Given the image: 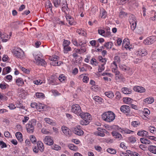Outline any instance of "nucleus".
I'll return each instance as SVG.
<instances>
[{
	"mask_svg": "<svg viewBox=\"0 0 156 156\" xmlns=\"http://www.w3.org/2000/svg\"><path fill=\"white\" fill-rule=\"evenodd\" d=\"M102 118L107 122H113L115 118V114L112 111H108L104 112L101 115Z\"/></svg>",
	"mask_w": 156,
	"mask_h": 156,
	"instance_id": "1",
	"label": "nucleus"
},
{
	"mask_svg": "<svg viewBox=\"0 0 156 156\" xmlns=\"http://www.w3.org/2000/svg\"><path fill=\"white\" fill-rule=\"evenodd\" d=\"M12 53L16 57L23 59L25 57L24 52L20 48H16L13 50Z\"/></svg>",
	"mask_w": 156,
	"mask_h": 156,
	"instance_id": "2",
	"label": "nucleus"
},
{
	"mask_svg": "<svg viewBox=\"0 0 156 156\" xmlns=\"http://www.w3.org/2000/svg\"><path fill=\"white\" fill-rule=\"evenodd\" d=\"M36 120L34 119L31 120L26 125V128L27 132L29 133H33L34 131V126L36 123Z\"/></svg>",
	"mask_w": 156,
	"mask_h": 156,
	"instance_id": "3",
	"label": "nucleus"
},
{
	"mask_svg": "<svg viewBox=\"0 0 156 156\" xmlns=\"http://www.w3.org/2000/svg\"><path fill=\"white\" fill-rule=\"evenodd\" d=\"M72 112L79 116L82 112L80 106L78 104H74L72 106Z\"/></svg>",
	"mask_w": 156,
	"mask_h": 156,
	"instance_id": "4",
	"label": "nucleus"
},
{
	"mask_svg": "<svg viewBox=\"0 0 156 156\" xmlns=\"http://www.w3.org/2000/svg\"><path fill=\"white\" fill-rule=\"evenodd\" d=\"M130 23L131 28L133 30H134L136 27V20L135 16L133 15H131L129 19Z\"/></svg>",
	"mask_w": 156,
	"mask_h": 156,
	"instance_id": "5",
	"label": "nucleus"
},
{
	"mask_svg": "<svg viewBox=\"0 0 156 156\" xmlns=\"http://www.w3.org/2000/svg\"><path fill=\"white\" fill-rule=\"evenodd\" d=\"M41 56L39 55H35L34 56L35 60L37 65L45 66L46 63L43 59L41 58Z\"/></svg>",
	"mask_w": 156,
	"mask_h": 156,
	"instance_id": "6",
	"label": "nucleus"
},
{
	"mask_svg": "<svg viewBox=\"0 0 156 156\" xmlns=\"http://www.w3.org/2000/svg\"><path fill=\"white\" fill-rule=\"evenodd\" d=\"M103 76L102 79H103L105 81H111L112 80L111 78L113 76V75L112 73L104 72L101 75Z\"/></svg>",
	"mask_w": 156,
	"mask_h": 156,
	"instance_id": "7",
	"label": "nucleus"
},
{
	"mask_svg": "<svg viewBox=\"0 0 156 156\" xmlns=\"http://www.w3.org/2000/svg\"><path fill=\"white\" fill-rule=\"evenodd\" d=\"M122 46L127 50L130 51L133 48L132 45L130 44L128 38H125L123 40Z\"/></svg>",
	"mask_w": 156,
	"mask_h": 156,
	"instance_id": "8",
	"label": "nucleus"
},
{
	"mask_svg": "<svg viewBox=\"0 0 156 156\" xmlns=\"http://www.w3.org/2000/svg\"><path fill=\"white\" fill-rule=\"evenodd\" d=\"M72 41L73 44L77 47L85 46L86 43L85 41L81 39L78 40V42H79V43H77L76 39H73L72 40Z\"/></svg>",
	"mask_w": 156,
	"mask_h": 156,
	"instance_id": "9",
	"label": "nucleus"
},
{
	"mask_svg": "<svg viewBox=\"0 0 156 156\" xmlns=\"http://www.w3.org/2000/svg\"><path fill=\"white\" fill-rule=\"evenodd\" d=\"M156 41V36H153L146 38L144 41V43L145 45H150Z\"/></svg>",
	"mask_w": 156,
	"mask_h": 156,
	"instance_id": "10",
	"label": "nucleus"
},
{
	"mask_svg": "<svg viewBox=\"0 0 156 156\" xmlns=\"http://www.w3.org/2000/svg\"><path fill=\"white\" fill-rule=\"evenodd\" d=\"M44 143L47 145H51L54 143L52 137L50 136H46L43 139Z\"/></svg>",
	"mask_w": 156,
	"mask_h": 156,
	"instance_id": "11",
	"label": "nucleus"
},
{
	"mask_svg": "<svg viewBox=\"0 0 156 156\" xmlns=\"http://www.w3.org/2000/svg\"><path fill=\"white\" fill-rule=\"evenodd\" d=\"M79 116H80L83 119L89 122L91 119V115L88 113L83 112H82Z\"/></svg>",
	"mask_w": 156,
	"mask_h": 156,
	"instance_id": "12",
	"label": "nucleus"
},
{
	"mask_svg": "<svg viewBox=\"0 0 156 156\" xmlns=\"http://www.w3.org/2000/svg\"><path fill=\"white\" fill-rule=\"evenodd\" d=\"M73 133L79 136H82L83 134V132L81 129L80 126H77L74 128L73 130Z\"/></svg>",
	"mask_w": 156,
	"mask_h": 156,
	"instance_id": "13",
	"label": "nucleus"
},
{
	"mask_svg": "<svg viewBox=\"0 0 156 156\" xmlns=\"http://www.w3.org/2000/svg\"><path fill=\"white\" fill-rule=\"evenodd\" d=\"M57 78L54 76H52L48 80L49 83L52 85H56L58 84Z\"/></svg>",
	"mask_w": 156,
	"mask_h": 156,
	"instance_id": "14",
	"label": "nucleus"
},
{
	"mask_svg": "<svg viewBox=\"0 0 156 156\" xmlns=\"http://www.w3.org/2000/svg\"><path fill=\"white\" fill-rule=\"evenodd\" d=\"M62 130L65 135L67 136H69L71 134V132L70 129L65 126L62 127Z\"/></svg>",
	"mask_w": 156,
	"mask_h": 156,
	"instance_id": "15",
	"label": "nucleus"
},
{
	"mask_svg": "<svg viewBox=\"0 0 156 156\" xmlns=\"http://www.w3.org/2000/svg\"><path fill=\"white\" fill-rule=\"evenodd\" d=\"M137 55L142 56L146 55L147 54V50L144 48H141L138 49L136 52Z\"/></svg>",
	"mask_w": 156,
	"mask_h": 156,
	"instance_id": "16",
	"label": "nucleus"
},
{
	"mask_svg": "<svg viewBox=\"0 0 156 156\" xmlns=\"http://www.w3.org/2000/svg\"><path fill=\"white\" fill-rule=\"evenodd\" d=\"M115 78L116 80H118L121 81H124L125 80V78L121 74L119 71L115 73Z\"/></svg>",
	"mask_w": 156,
	"mask_h": 156,
	"instance_id": "17",
	"label": "nucleus"
},
{
	"mask_svg": "<svg viewBox=\"0 0 156 156\" xmlns=\"http://www.w3.org/2000/svg\"><path fill=\"white\" fill-rule=\"evenodd\" d=\"M66 17L67 21L68 22V23L70 25H76V22L73 18L69 15H66Z\"/></svg>",
	"mask_w": 156,
	"mask_h": 156,
	"instance_id": "18",
	"label": "nucleus"
},
{
	"mask_svg": "<svg viewBox=\"0 0 156 156\" xmlns=\"http://www.w3.org/2000/svg\"><path fill=\"white\" fill-rule=\"evenodd\" d=\"M98 131L94 132V134L96 136H100L103 137L105 136V134L104 133L105 129H103L101 128H98Z\"/></svg>",
	"mask_w": 156,
	"mask_h": 156,
	"instance_id": "19",
	"label": "nucleus"
},
{
	"mask_svg": "<svg viewBox=\"0 0 156 156\" xmlns=\"http://www.w3.org/2000/svg\"><path fill=\"white\" fill-rule=\"evenodd\" d=\"M120 111L124 113H128L129 112L130 108L127 105H123L120 108Z\"/></svg>",
	"mask_w": 156,
	"mask_h": 156,
	"instance_id": "20",
	"label": "nucleus"
},
{
	"mask_svg": "<svg viewBox=\"0 0 156 156\" xmlns=\"http://www.w3.org/2000/svg\"><path fill=\"white\" fill-rule=\"evenodd\" d=\"M134 91L140 93L144 92L145 91V89L143 87L140 86H136L133 88Z\"/></svg>",
	"mask_w": 156,
	"mask_h": 156,
	"instance_id": "21",
	"label": "nucleus"
},
{
	"mask_svg": "<svg viewBox=\"0 0 156 156\" xmlns=\"http://www.w3.org/2000/svg\"><path fill=\"white\" fill-rule=\"evenodd\" d=\"M112 134L114 138L117 139L119 140H121L122 138L121 134L115 131H113L112 132Z\"/></svg>",
	"mask_w": 156,
	"mask_h": 156,
	"instance_id": "22",
	"label": "nucleus"
},
{
	"mask_svg": "<svg viewBox=\"0 0 156 156\" xmlns=\"http://www.w3.org/2000/svg\"><path fill=\"white\" fill-rule=\"evenodd\" d=\"M16 85L18 86H22L24 84L23 79L21 78H18L15 80Z\"/></svg>",
	"mask_w": 156,
	"mask_h": 156,
	"instance_id": "23",
	"label": "nucleus"
},
{
	"mask_svg": "<svg viewBox=\"0 0 156 156\" xmlns=\"http://www.w3.org/2000/svg\"><path fill=\"white\" fill-rule=\"evenodd\" d=\"M46 105L44 104L39 103H37L36 109L37 111L41 112L43 111L44 108H46Z\"/></svg>",
	"mask_w": 156,
	"mask_h": 156,
	"instance_id": "24",
	"label": "nucleus"
},
{
	"mask_svg": "<svg viewBox=\"0 0 156 156\" xmlns=\"http://www.w3.org/2000/svg\"><path fill=\"white\" fill-rule=\"evenodd\" d=\"M44 120L47 123L51 126H54L56 125V124L55 122L49 118H45Z\"/></svg>",
	"mask_w": 156,
	"mask_h": 156,
	"instance_id": "25",
	"label": "nucleus"
},
{
	"mask_svg": "<svg viewBox=\"0 0 156 156\" xmlns=\"http://www.w3.org/2000/svg\"><path fill=\"white\" fill-rule=\"evenodd\" d=\"M140 140L142 143L146 145L150 144H152V142H151L149 139H148L144 138H140Z\"/></svg>",
	"mask_w": 156,
	"mask_h": 156,
	"instance_id": "26",
	"label": "nucleus"
},
{
	"mask_svg": "<svg viewBox=\"0 0 156 156\" xmlns=\"http://www.w3.org/2000/svg\"><path fill=\"white\" fill-rule=\"evenodd\" d=\"M37 147L40 151L41 152L44 151V147L42 142L41 141H38L37 143Z\"/></svg>",
	"mask_w": 156,
	"mask_h": 156,
	"instance_id": "27",
	"label": "nucleus"
},
{
	"mask_svg": "<svg viewBox=\"0 0 156 156\" xmlns=\"http://www.w3.org/2000/svg\"><path fill=\"white\" fill-rule=\"evenodd\" d=\"M111 68L113 73H115L118 71L117 65L115 62H112L111 65Z\"/></svg>",
	"mask_w": 156,
	"mask_h": 156,
	"instance_id": "28",
	"label": "nucleus"
},
{
	"mask_svg": "<svg viewBox=\"0 0 156 156\" xmlns=\"http://www.w3.org/2000/svg\"><path fill=\"white\" fill-rule=\"evenodd\" d=\"M75 51L76 52L79 54L83 53L86 52V48L85 46L81 47L80 49H75Z\"/></svg>",
	"mask_w": 156,
	"mask_h": 156,
	"instance_id": "29",
	"label": "nucleus"
},
{
	"mask_svg": "<svg viewBox=\"0 0 156 156\" xmlns=\"http://www.w3.org/2000/svg\"><path fill=\"white\" fill-rule=\"evenodd\" d=\"M15 136L18 140L21 142L23 141L22 134L20 132H17L15 134Z\"/></svg>",
	"mask_w": 156,
	"mask_h": 156,
	"instance_id": "30",
	"label": "nucleus"
},
{
	"mask_svg": "<svg viewBox=\"0 0 156 156\" xmlns=\"http://www.w3.org/2000/svg\"><path fill=\"white\" fill-rule=\"evenodd\" d=\"M20 92L19 94V96L21 98L23 99L25 98L27 94V92L23 89H20Z\"/></svg>",
	"mask_w": 156,
	"mask_h": 156,
	"instance_id": "31",
	"label": "nucleus"
},
{
	"mask_svg": "<svg viewBox=\"0 0 156 156\" xmlns=\"http://www.w3.org/2000/svg\"><path fill=\"white\" fill-rule=\"evenodd\" d=\"M122 91L125 94H129L132 92L131 90L127 87H123L122 89Z\"/></svg>",
	"mask_w": 156,
	"mask_h": 156,
	"instance_id": "32",
	"label": "nucleus"
},
{
	"mask_svg": "<svg viewBox=\"0 0 156 156\" xmlns=\"http://www.w3.org/2000/svg\"><path fill=\"white\" fill-rule=\"evenodd\" d=\"M148 149L152 153L156 154V146L153 145H150L148 147Z\"/></svg>",
	"mask_w": 156,
	"mask_h": 156,
	"instance_id": "33",
	"label": "nucleus"
},
{
	"mask_svg": "<svg viewBox=\"0 0 156 156\" xmlns=\"http://www.w3.org/2000/svg\"><path fill=\"white\" fill-rule=\"evenodd\" d=\"M144 101L148 104H151L154 101V98L152 97L147 98L144 99Z\"/></svg>",
	"mask_w": 156,
	"mask_h": 156,
	"instance_id": "34",
	"label": "nucleus"
},
{
	"mask_svg": "<svg viewBox=\"0 0 156 156\" xmlns=\"http://www.w3.org/2000/svg\"><path fill=\"white\" fill-rule=\"evenodd\" d=\"M148 133L144 130H142L138 131L137 134L140 136H147L148 135Z\"/></svg>",
	"mask_w": 156,
	"mask_h": 156,
	"instance_id": "35",
	"label": "nucleus"
},
{
	"mask_svg": "<svg viewBox=\"0 0 156 156\" xmlns=\"http://www.w3.org/2000/svg\"><path fill=\"white\" fill-rule=\"evenodd\" d=\"M11 68L9 66L4 68L2 72V75H4L9 73L11 71Z\"/></svg>",
	"mask_w": 156,
	"mask_h": 156,
	"instance_id": "36",
	"label": "nucleus"
},
{
	"mask_svg": "<svg viewBox=\"0 0 156 156\" xmlns=\"http://www.w3.org/2000/svg\"><path fill=\"white\" fill-rule=\"evenodd\" d=\"M113 44L112 42H107L105 43L104 46L107 49H110L112 48Z\"/></svg>",
	"mask_w": 156,
	"mask_h": 156,
	"instance_id": "37",
	"label": "nucleus"
},
{
	"mask_svg": "<svg viewBox=\"0 0 156 156\" xmlns=\"http://www.w3.org/2000/svg\"><path fill=\"white\" fill-rule=\"evenodd\" d=\"M68 147L70 149L74 151H77L78 150V148L77 146L72 144H68Z\"/></svg>",
	"mask_w": 156,
	"mask_h": 156,
	"instance_id": "38",
	"label": "nucleus"
},
{
	"mask_svg": "<svg viewBox=\"0 0 156 156\" xmlns=\"http://www.w3.org/2000/svg\"><path fill=\"white\" fill-rule=\"evenodd\" d=\"M133 100L132 99L128 97L124 98L123 99V102L126 104H128L131 103Z\"/></svg>",
	"mask_w": 156,
	"mask_h": 156,
	"instance_id": "39",
	"label": "nucleus"
},
{
	"mask_svg": "<svg viewBox=\"0 0 156 156\" xmlns=\"http://www.w3.org/2000/svg\"><path fill=\"white\" fill-rule=\"evenodd\" d=\"M119 67L120 69L123 71L128 70H129V68L127 67L126 65L120 64L119 65Z\"/></svg>",
	"mask_w": 156,
	"mask_h": 156,
	"instance_id": "40",
	"label": "nucleus"
},
{
	"mask_svg": "<svg viewBox=\"0 0 156 156\" xmlns=\"http://www.w3.org/2000/svg\"><path fill=\"white\" fill-rule=\"evenodd\" d=\"M9 87V85L5 82H2L0 84V88L2 90H5Z\"/></svg>",
	"mask_w": 156,
	"mask_h": 156,
	"instance_id": "41",
	"label": "nucleus"
},
{
	"mask_svg": "<svg viewBox=\"0 0 156 156\" xmlns=\"http://www.w3.org/2000/svg\"><path fill=\"white\" fill-rule=\"evenodd\" d=\"M94 100L96 102L99 103H102L103 101V99L98 96H95L93 98Z\"/></svg>",
	"mask_w": 156,
	"mask_h": 156,
	"instance_id": "42",
	"label": "nucleus"
},
{
	"mask_svg": "<svg viewBox=\"0 0 156 156\" xmlns=\"http://www.w3.org/2000/svg\"><path fill=\"white\" fill-rule=\"evenodd\" d=\"M105 95L109 98H112L114 97L113 93L111 91L106 92L105 93Z\"/></svg>",
	"mask_w": 156,
	"mask_h": 156,
	"instance_id": "43",
	"label": "nucleus"
},
{
	"mask_svg": "<svg viewBox=\"0 0 156 156\" xmlns=\"http://www.w3.org/2000/svg\"><path fill=\"white\" fill-rule=\"evenodd\" d=\"M107 16V12L104 9L101 10L100 16L102 18H105Z\"/></svg>",
	"mask_w": 156,
	"mask_h": 156,
	"instance_id": "44",
	"label": "nucleus"
},
{
	"mask_svg": "<svg viewBox=\"0 0 156 156\" xmlns=\"http://www.w3.org/2000/svg\"><path fill=\"white\" fill-rule=\"evenodd\" d=\"M128 140L131 143L133 144L136 141V138L132 136L128 137Z\"/></svg>",
	"mask_w": 156,
	"mask_h": 156,
	"instance_id": "45",
	"label": "nucleus"
},
{
	"mask_svg": "<svg viewBox=\"0 0 156 156\" xmlns=\"http://www.w3.org/2000/svg\"><path fill=\"white\" fill-rule=\"evenodd\" d=\"M58 80L62 82H64L66 80V77L64 75L61 74L59 76Z\"/></svg>",
	"mask_w": 156,
	"mask_h": 156,
	"instance_id": "46",
	"label": "nucleus"
},
{
	"mask_svg": "<svg viewBox=\"0 0 156 156\" xmlns=\"http://www.w3.org/2000/svg\"><path fill=\"white\" fill-rule=\"evenodd\" d=\"M87 64H83V66L79 67L80 71L84 72L87 70Z\"/></svg>",
	"mask_w": 156,
	"mask_h": 156,
	"instance_id": "47",
	"label": "nucleus"
},
{
	"mask_svg": "<svg viewBox=\"0 0 156 156\" xmlns=\"http://www.w3.org/2000/svg\"><path fill=\"white\" fill-rule=\"evenodd\" d=\"M110 127L114 129L118 130L121 133H122L123 132V130L118 126L113 125L112 126H111Z\"/></svg>",
	"mask_w": 156,
	"mask_h": 156,
	"instance_id": "48",
	"label": "nucleus"
},
{
	"mask_svg": "<svg viewBox=\"0 0 156 156\" xmlns=\"http://www.w3.org/2000/svg\"><path fill=\"white\" fill-rule=\"evenodd\" d=\"M81 77H83L82 80L83 82L85 83H87L89 81V78L88 76L83 75V74L80 76Z\"/></svg>",
	"mask_w": 156,
	"mask_h": 156,
	"instance_id": "49",
	"label": "nucleus"
},
{
	"mask_svg": "<svg viewBox=\"0 0 156 156\" xmlns=\"http://www.w3.org/2000/svg\"><path fill=\"white\" fill-rule=\"evenodd\" d=\"M35 96L37 98L40 99L44 98V94L42 93L37 92L36 93Z\"/></svg>",
	"mask_w": 156,
	"mask_h": 156,
	"instance_id": "50",
	"label": "nucleus"
},
{
	"mask_svg": "<svg viewBox=\"0 0 156 156\" xmlns=\"http://www.w3.org/2000/svg\"><path fill=\"white\" fill-rule=\"evenodd\" d=\"M99 60L102 63L101 64L105 65L106 62L107 60L105 58H103L102 56H99L98 57Z\"/></svg>",
	"mask_w": 156,
	"mask_h": 156,
	"instance_id": "51",
	"label": "nucleus"
},
{
	"mask_svg": "<svg viewBox=\"0 0 156 156\" xmlns=\"http://www.w3.org/2000/svg\"><path fill=\"white\" fill-rule=\"evenodd\" d=\"M99 60L102 63L101 64L105 65L106 62L107 60L105 58H103L102 56H99L98 57Z\"/></svg>",
	"mask_w": 156,
	"mask_h": 156,
	"instance_id": "52",
	"label": "nucleus"
},
{
	"mask_svg": "<svg viewBox=\"0 0 156 156\" xmlns=\"http://www.w3.org/2000/svg\"><path fill=\"white\" fill-rule=\"evenodd\" d=\"M61 0H53V3L54 6L56 7H58L60 4Z\"/></svg>",
	"mask_w": 156,
	"mask_h": 156,
	"instance_id": "53",
	"label": "nucleus"
},
{
	"mask_svg": "<svg viewBox=\"0 0 156 156\" xmlns=\"http://www.w3.org/2000/svg\"><path fill=\"white\" fill-rule=\"evenodd\" d=\"M114 60L113 62L116 64L119 63L120 62V58L118 56H115L114 58Z\"/></svg>",
	"mask_w": 156,
	"mask_h": 156,
	"instance_id": "54",
	"label": "nucleus"
},
{
	"mask_svg": "<svg viewBox=\"0 0 156 156\" xmlns=\"http://www.w3.org/2000/svg\"><path fill=\"white\" fill-rule=\"evenodd\" d=\"M16 107L19 108H21L23 109H25V107H23V105L22 104L20 103V101H17L16 104Z\"/></svg>",
	"mask_w": 156,
	"mask_h": 156,
	"instance_id": "55",
	"label": "nucleus"
},
{
	"mask_svg": "<svg viewBox=\"0 0 156 156\" xmlns=\"http://www.w3.org/2000/svg\"><path fill=\"white\" fill-rule=\"evenodd\" d=\"M107 151L108 153L112 154H115L116 152L115 149L112 148H108L107 149Z\"/></svg>",
	"mask_w": 156,
	"mask_h": 156,
	"instance_id": "56",
	"label": "nucleus"
},
{
	"mask_svg": "<svg viewBox=\"0 0 156 156\" xmlns=\"http://www.w3.org/2000/svg\"><path fill=\"white\" fill-rule=\"evenodd\" d=\"M42 133L45 134H51V132L45 128H43L41 130Z\"/></svg>",
	"mask_w": 156,
	"mask_h": 156,
	"instance_id": "57",
	"label": "nucleus"
},
{
	"mask_svg": "<svg viewBox=\"0 0 156 156\" xmlns=\"http://www.w3.org/2000/svg\"><path fill=\"white\" fill-rule=\"evenodd\" d=\"M45 6L47 8H49L51 10L52 5L49 1H48L46 2Z\"/></svg>",
	"mask_w": 156,
	"mask_h": 156,
	"instance_id": "58",
	"label": "nucleus"
},
{
	"mask_svg": "<svg viewBox=\"0 0 156 156\" xmlns=\"http://www.w3.org/2000/svg\"><path fill=\"white\" fill-rule=\"evenodd\" d=\"M90 63L91 65L94 66H97L98 63L96 60L94 58H92L90 60Z\"/></svg>",
	"mask_w": 156,
	"mask_h": 156,
	"instance_id": "59",
	"label": "nucleus"
},
{
	"mask_svg": "<svg viewBox=\"0 0 156 156\" xmlns=\"http://www.w3.org/2000/svg\"><path fill=\"white\" fill-rule=\"evenodd\" d=\"M30 139L32 143L35 144L37 141V139L34 136H30Z\"/></svg>",
	"mask_w": 156,
	"mask_h": 156,
	"instance_id": "60",
	"label": "nucleus"
},
{
	"mask_svg": "<svg viewBox=\"0 0 156 156\" xmlns=\"http://www.w3.org/2000/svg\"><path fill=\"white\" fill-rule=\"evenodd\" d=\"M51 92L52 93L53 95L55 96H59L60 95V94L56 90H51Z\"/></svg>",
	"mask_w": 156,
	"mask_h": 156,
	"instance_id": "61",
	"label": "nucleus"
},
{
	"mask_svg": "<svg viewBox=\"0 0 156 156\" xmlns=\"http://www.w3.org/2000/svg\"><path fill=\"white\" fill-rule=\"evenodd\" d=\"M149 130L150 132L154 134L156 132V128L153 126H150Z\"/></svg>",
	"mask_w": 156,
	"mask_h": 156,
	"instance_id": "62",
	"label": "nucleus"
},
{
	"mask_svg": "<svg viewBox=\"0 0 156 156\" xmlns=\"http://www.w3.org/2000/svg\"><path fill=\"white\" fill-rule=\"evenodd\" d=\"M140 124V122L139 121H134L132 122L131 123L132 125L135 127H137Z\"/></svg>",
	"mask_w": 156,
	"mask_h": 156,
	"instance_id": "63",
	"label": "nucleus"
},
{
	"mask_svg": "<svg viewBox=\"0 0 156 156\" xmlns=\"http://www.w3.org/2000/svg\"><path fill=\"white\" fill-rule=\"evenodd\" d=\"M12 79V76L10 75L6 76L5 77V80L7 81H11Z\"/></svg>",
	"mask_w": 156,
	"mask_h": 156,
	"instance_id": "64",
	"label": "nucleus"
}]
</instances>
